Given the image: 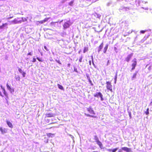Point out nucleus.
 Returning <instances> with one entry per match:
<instances>
[{
	"label": "nucleus",
	"mask_w": 152,
	"mask_h": 152,
	"mask_svg": "<svg viewBox=\"0 0 152 152\" xmlns=\"http://www.w3.org/2000/svg\"><path fill=\"white\" fill-rule=\"evenodd\" d=\"M11 22L13 24H16L21 23L22 22V20L21 19V18H17L12 21Z\"/></svg>",
	"instance_id": "obj_1"
},
{
	"label": "nucleus",
	"mask_w": 152,
	"mask_h": 152,
	"mask_svg": "<svg viewBox=\"0 0 152 152\" xmlns=\"http://www.w3.org/2000/svg\"><path fill=\"white\" fill-rule=\"evenodd\" d=\"M94 96L95 97L98 98L100 97L102 101L103 100V99L102 98V95L100 92H98L94 94Z\"/></svg>",
	"instance_id": "obj_2"
},
{
	"label": "nucleus",
	"mask_w": 152,
	"mask_h": 152,
	"mask_svg": "<svg viewBox=\"0 0 152 152\" xmlns=\"http://www.w3.org/2000/svg\"><path fill=\"white\" fill-rule=\"evenodd\" d=\"M50 19V18H45L43 20L38 21L37 22L39 23L37 24H42L44 23L45 22H47L48 21V19Z\"/></svg>",
	"instance_id": "obj_3"
},
{
	"label": "nucleus",
	"mask_w": 152,
	"mask_h": 152,
	"mask_svg": "<svg viewBox=\"0 0 152 152\" xmlns=\"http://www.w3.org/2000/svg\"><path fill=\"white\" fill-rule=\"evenodd\" d=\"M103 42H102L98 47V53H99L101 50L103 48Z\"/></svg>",
	"instance_id": "obj_4"
},
{
	"label": "nucleus",
	"mask_w": 152,
	"mask_h": 152,
	"mask_svg": "<svg viewBox=\"0 0 152 152\" xmlns=\"http://www.w3.org/2000/svg\"><path fill=\"white\" fill-rule=\"evenodd\" d=\"M69 24L67 22H65L63 25V27L65 29L69 28Z\"/></svg>",
	"instance_id": "obj_5"
},
{
	"label": "nucleus",
	"mask_w": 152,
	"mask_h": 152,
	"mask_svg": "<svg viewBox=\"0 0 152 152\" xmlns=\"http://www.w3.org/2000/svg\"><path fill=\"white\" fill-rule=\"evenodd\" d=\"M122 149L126 151V152H130L131 151V148H128L126 147L122 148Z\"/></svg>",
	"instance_id": "obj_6"
},
{
	"label": "nucleus",
	"mask_w": 152,
	"mask_h": 152,
	"mask_svg": "<svg viewBox=\"0 0 152 152\" xmlns=\"http://www.w3.org/2000/svg\"><path fill=\"white\" fill-rule=\"evenodd\" d=\"M0 130L1 131V133L3 134L6 133L7 131L6 129L5 128H2V127H0Z\"/></svg>",
	"instance_id": "obj_7"
},
{
	"label": "nucleus",
	"mask_w": 152,
	"mask_h": 152,
	"mask_svg": "<svg viewBox=\"0 0 152 152\" xmlns=\"http://www.w3.org/2000/svg\"><path fill=\"white\" fill-rule=\"evenodd\" d=\"M7 89L9 90L11 93H12L14 92V90L13 89H12L8 85V84H7L6 85Z\"/></svg>",
	"instance_id": "obj_8"
},
{
	"label": "nucleus",
	"mask_w": 152,
	"mask_h": 152,
	"mask_svg": "<svg viewBox=\"0 0 152 152\" xmlns=\"http://www.w3.org/2000/svg\"><path fill=\"white\" fill-rule=\"evenodd\" d=\"M55 115L54 114H53L52 113H50L48 114H46V115L47 117H53L55 116Z\"/></svg>",
	"instance_id": "obj_9"
},
{
	"label": "nucleus",
	"mask_w": 152,
	"mask_h": 152,
	"mask_svg": "<svg viewBox=\"0 0 152 152\" xmlns=\"http://www.w3.org/2000/svg\"><path fill=\"white\" fill-rule=\"evenodd\" d=\"M108 45H105L103 50V52L104 53H106V51L108 49Z\"/></svg>",
	"instance_id": "obj_10"
},
{
	"label": "nucleus",
	"mask_w": 152,
	"mask_h": 152,
	"mask_svg": "<svg viewBox=\"0 0 152 152\" xmlns=\"http://www.w3.org/2000/svg\"><path fill=\"white\" fill-rule=\"evenodd\" d=\"M87 110L91 114H94L93 110L91 108H87Z\"/></svg>",
	"instance_id": "obj_11"
},
{
	"label": "nucleus",
	"mask_w": 152,
	"mask_h": 152,
	"mask_svg": "<svg viewBox=\"0 0 152 152\" xmlns=\"http://www.w3.org/2000/svg\"><path fill=\"white\" fill-rule=\"evenodd\" d=\"M18 71L20 73L22 74L23 76H25L26 75V73L22 71L20 68L18 69Z\"/></svg>",
	"instance_id": "obj_12"
},
{
	"label": "nucleus",
	"mask_w": 152,
	"mask_h": 152,
	"mask_svg": "<svg viewBox=\"0 0 152 152\" xmlns=\"http://www.w3.org/2000/svg\"><path fill=\"white\" fill-rule=\"evenodd\" d=\"M7 124L9 127L11 128L12 127V124L10 121H7Z\"/></svg>",
	"instance_id": "obj_13"
},
{
	"label": "nucleus",
	"mask_w": 152,
	"mask_h": 152,
	"mask_svg": "<svg viewBox=\"0 0 152 152\" xmlns=\"http://www.w3.org/2000/svg\"><path fill=\"white\" fill-rule=\"evenodd\" d=\"M74 2V0L72 1L69 3V5L72 6L73 5Z\"/></svg>",
	"instance_id": "obj_14"
},
{
	"label": "nucleus",
	"mask_w": 152,
	"mask_h": 152,
	"mask_svg": "<svg viewBox=\"0 0 152 152\" xmlns=\"http://www.w3.org/2000/svg\"><path fill=\"white\" fill-rule=\"evenodd\" d=\"M88 50V48L85 47L83 50V53H85Z\"/></svg>",
	"instance_id": "obj_15"
},
{
	"label": "nucleus",
	"mask_w": 152,
	"mask_h": 152,
	"mask_svg": "<svg viewBox=\"0 0 152 152\" xmlns=\"http://www.w3.org/2000/svg\"><path fill=\"white\" fill-rule=\"evenodd\" d=\"M58 88L59 89H61V90H63V86H61V85H59V84H58Z\"/></svg>",
	"instance_id": "obj_16"
},
{
	"label": "nucleus",
	"mask_w": 152,
	"mask_h": 152,
	"mask_svg": "<svg viewBox=\"0 0 152 152\" xmlns=\"http://www.w3.org/2000/svg\"><path fill=\"white\" fill-rule=\"evenodd\" d=\"M96 142H97V144L100 147H101V146L102 145L101 142L99 140H98Z\"/></svg>",
	"instance_id": "obj_17"
},
{
	"label": "nucleus",
	"mask_w": 152,
	"mask_h": 152,
	"mask_svg": "<svg viewBox=\"0 0 152 152\" xmlns=\"http://www.w3.org/2000/svg\"><path fill=\"white\" fill-rule=\"evenodd\" d=\"M21 20H22V22H25L27 21V19L25 18H21Z\"/></svg>",
	"instance_id": "obj_18"
},
{
	"label": "nucleus",
	"mask_w": 152,
	"mask_h": 152,
	"mask_svg": "<svg viewBox=\"0 0 152 152\" xmlns=\"http://www.w3.org/2000/svg\"><path fill=\"white\" fill-rule=\"evenodd\" d=\"M149 108H148L147 109L146 111L145 112V113L146 114V115H148V114H149Z\"/></svg>",
	"instance_id": "obj_19"
},
{
	"label": "nucleus",
	"mask_w": 152,
	"mask_h": 152,
	"mask_svg": "<svg viewBox=\"0 0 152 152\" xmlns=\"http://www.w3.org/2000/svg\"><path fill=\"white\" fill-rule=\"evenodd\" d=\"M37 58L39 61L42 62L43 61V60L42 58H41L39 57H37Z\"/></svg>",
	"instance_id": "obj_20"
},
{
	"label": "nucleus",
	"mask_w": 152,
	"mask_h": 152,
	"mask_svg": "<svg viewBox=\"0 0 152 152\" xmlns=\"http://www.w3.org/2000/svg\"><path fill=\"white\" fill-rule=\"evenodd\" d=\"M48 135L49 137H52L54 135V134L51 133H49L48 134Z\"/></svg>",
	"instance_id": "obj_21"
},
{
	"label": "nucleus",
	"mask_w": 152,
	"mask_h": 152,
	"mask_svg": "<svg viewBox=\"0 0 152 152\" xmlns=\"http://www.w3.org/2000/svg\"><path fill=\"white\" fill-rule=\"evenodd\" d=\"M3 91L5 95L6 96V93L4 88H2Z\"/></svg>",
	"instance_id": "obj_22"
},
{
	"label": "nucleus",
	"mask_w": 152,
	"mask_h": 152,
	"mask_svg": "<svg viewBox=\"0 0 152 152\" xmlns=\"http://www.w3.org/2000/svg\"><path fill=\"white\" fill-rule=\"evenodd\" d=\"M82 58H83V57L82 56H81L80 57V58L79 59V61L80 62H82Z\"/></svg>",
	"instance_id": "obj_23"
},
{
	"label": "nucleus",
	"mask_w": 152,
	"mask_h": 152,
	"mask_svg": "<svg viewBox=\"0 0 152 152\" xmlns=\"http://www.w3.org/2000/svg\"><path fill=\"white\" fill-rule=\"evenodd\" d=\"M91 59H92V64H93V65L94 66L95 65L94 64V61H93V60H94V59H93V56H91Z\"/></svg>",
	"instance_id": "obj_24"
},
{
	"label": "nucleus",
	"mask_w": 152,
	"mask_h": 152,
	"mask_svg": "<svg viewBox=\"0 0 152 152\" xmlns=\"http://www.w3.org/2000/svg\"><path fill=\"white\" fill-rule=\"evenodd\" d=\"M95 139L96 140V142L98 140H99L98 137L96 136H95Z\"/></svg>",
	"instance_id": "obj_25"
},
{
	"label": "nucleus",
	"mask_w": 152,
	"mask_h": 152,
	"mask_svg": "<svg viewBox=\"0 0 152 152\" xmlns=\"http://www.w3.org/2000/svg\"><path fill=\"white\" fill-rule=\"evenodd\" d=\"M56 61L59 64H61V62L59 60H56Z\"/></svg>",
	"instance_id": "obj_26"
},
{
	"label": "nucleus",
	"mask_w": 152,
	"mask_h": 152,
	"mask_svg": "<svg viewBox=\"0 0 152 152\" xmlns=\"http://www.w3.org/2000/svg\"><path fill=\"white\" fill-rule=\"evenodd\" d=\"M36 59L35 58H33V60L32 61V62H36Z\"/></svg>",
	"instance_id": "obj_27"
},
{
	"label": "nucleus",
	"mask_w": 152,
	"mask_h": 152,
	"mask_svg": "<svg viewBox=\"0 0 152 152\" xmlns=\"http://www.w3.org/2000/svg\"><path fill=\"white\" fill-rule=\"evenodd\" d=\"M107 88L108 89L110 90V91H112V90L110 88V86H107Z\"/></svg>",
	"instance_id": "obj_28"
},
{
	"label": "nucleus",
	"mask_w": 152,
	"mask_h": 152,
	"mask_svg": "<svg viewBox=\"0 0 152 152\" xmlns=\"http://www.w3.org/2000/svg\"><path fill=\"white\" fill-rule=\"evenodd\" d=\"M27 55L31 56L32 55V53H31V52H29L27 54Z\"/></svg>",
	"instance_id": "obj_29"
},
{
	"label": "nucleus",
	"mask_w": 152,
	"mask_h": 152,
	"mask_svg": "<svg viewBox=\"0 0 152 152\" xmlns=\"http://www.w3.org/2000/svg\"><path fill=\"white\" fill-rule=\"evenodd\" d=\"M44 48L47 51H48V50L47 47L46 46H44Z\"/></svg>",
	"instance_id": "obj_30"
},
{
	"label": "nucleus",
	"mask_w": 152,
	"mask_h": 152,
	"mask_svg": "<svg viewBox=\"0 0 152 152\" xmlns=\"http://www.w3.org/2000/svg\"><path fill=\"white\" fill-rule=\"evenodd\" d=\"M16 79L17 80H19L20 79L19 77H17L16 78Z\"/></svg>",
	"instance_id": "obj_31"
},
{
	"label": "nucleus",
	"mask_w": 152,
	"mask_h": 152,
	"mask_svg": "<svg viewBox=\"0 0 152 152\" xmlns=\"http://www.w3.org/2000/svg\"><path fill=\"white\" fill-rule=\"evenodd\" d=\"M89 63L90 65H91V60H90L89 61Z\"/></svg>",
	"instance_id": "obj_32"
},
{
	"label": "nucleus",
	"mask_w": 152,
	"mask_h": 152,
	"mask_svg": "<svg viewBox=\"0 0 152 152\" xmlns=\"http://www.w3.org/2000/svg\"><path fill=\"white\" fill-rule=\"evenodd\" d=\"M74 70L76 72H77V69H75V68L74 69Z\"/></svg>",
	"instance_id": "obj_33"
},
{
	"label": "nucleus",
	"mask_w": 152,
	"mask_h": 152,
	"mask_svg": "<svg viewBox=\"0 0 152 152\" xmlns=\"http://www.w3.org/2000/svg\"><path fill=\"white\" fill-rule=\"evenodd\" d=\"M87 115V116H90V117H92V116L91 115H90L89 114H87V115Z\"/></svg>",
	"instance_id": "obj_34"
},
{
	"label": "nucleus",
	"mask_w": 152,
	"mask_h": 152,
	"mask_svg": "<svg viewBox=\"0 0 152 152\" xmlns=\"http://www.w3.org/2000/svg\"><path fill=\"white\" fill-rule=\"evenodd\" d=\"M115 77V82H114V83H115V80H116V77Z\"/></svg>",
	"instance_id": "obj_35"
},
{
	"label": "nucleus",
	"mask_w": 152,
	"mask_h": 152,
	"mask_svg": "<svg viewBox=\"0 0 152 152\" xmlns=\"http://www.w3.org/2000/svg\"><path fill=\"white\" fill-rule=\"evenodd\" d=\"M70 64H67V66H68V67H69L70 66Z\"/></svg>",
	"instance_id": "obj_36"
},
{
	"label": "nucleus",
	"mask_w": 152,
	"mask_h": 152,
	"mask_svg": "<svg viewBox=\"0 0 152 152\" xmlns=\"http://www.w3.org/2000/svg\"><path fill=\"white\" fill-rule=\"evenodd\" d=\"M0 95L1 96H2V93H1V92L0 91Z\"/></svg>",
	"instance_id": "obj_37"
},
{
	"label": "nucleus",
	"mask_w": 152,
	"mask_h": 152,
	"mask_svg": "<svg viewBox=\"0 0 152 152\" xmlns=\"http://www.w3.org/2000/svg\"><path fill=\"white\" fill-rule=\"evenodd\" d=\"M55 23V22H52L51 23V24H54Z\"/></svg>",
	"instance_id": "obj_38"
},
{
	"label": "nucleus",
	"mask_w": 152,
	"mask_h": 152,
	"mask_svg": "<svg viewBox=\"0 0 152 152\" xmlns=\"http://www.w3.org/2000/svg\"><path fill=\"white\" fill-rule=\"evenodd\" d=\"M150 105H152V101H151L150 103Z\"/></svg>",
	"instance_id": "obj_39"
},
{
	"label": "nucleus",
	"mask_w": 152,
	"mask_h": 152,
	"mask_svg": "<svg viewBox=\"0 0 152 152\" xmlns=\"http://www.w3.org/2000/svg\"><path fill=\"white\" fill-rule=\"evenodd\" d=\"M3 27L2 26H0V28H3Z\"/></svg>",
	"instance_id": "obj_40"
},
{
	"label": "nucleus",
	"mask_w": 152,
	"mask_h": 152,
	"mask_svg": "<svg viewBox=\"0 0 152 152\" xmlns=\"http://www.w3.org/2000/svg\"><path fill=\"white\" fill-rule=\"evenodd\" d=\"M129 115L130 117L131 118V113H129Z\"/></svg>",
	"instance_id": "obj_41"
},
{
	"label": "nucleus",
	"mask_w": 152,
	"mask_h": 152,
	"mask_svg": "<svg viewBox=\"0 0 152 152\" xmlns=\"http://www.w3.org/2000/svg\"><path fill=\"white\" fill-rule=\"evenodd\" d=\"M12 17H10V18H7V19H10V18H12Z\"/></svg>",
	"instance_id": "obj_42"
},
{
	"label": "nucleus",
	"mask_w": 152,
	"mask_h": 152,
	"mask_svg": "<svg viewBox=\"0 0 152 152\" xmlns=\"http://www.w3.org/2000/svg\"><path fill=\"white\" fill-rule=\"evenodd\" d=\"M2 26L3 27L5 26V25H4V23L2 25Z\"/></svg>",
	"instance_id": "obj_43"
},
{
	"label": "nucleus",
	"mask_w": 152,
	"mask_h": 152,
	"mask_svg": "<svg viewBox=\"0 0 152 152\" xmlns=\"http://www.w3.org/2000/svg\"><path fill=\"white\" fill-rule=\"evenodd\" d=\"M4 25L5 26V25H7V23H4Z\"/></svg>",
	"instance_id": "obj_44"
},
{
	"label": "nucleus",
	"mask_w": 152,
	"mask_h": 152,
	"mask_svg": "<svg viewBox=\"0 0 152 152\" xmlns=\"http://www.w3.org/2000/svg\"><path fill=\"white\" fill-rule=\"evenodd\" d=\"M1 88L2 89V88H4L3 87H2V86H1Z\"/></svg>",
	"instance_id": "obj_45"
},
{
	"label": "nucleus",
	"mask_w": 152,
	"mask_h": 152,
	"mask_svg": "<svg viewBox=\"0 0 152 152\" xmlns=\"http://www.w3.org/2000/svg\"><path fill=\"white\" fill-rule=\"evenodd\" d=\"M116 150H117L116 149H115V150H114L115 152Z\"/></svg>",
	"instance_id": "obj_46"
},
{
	"label": "nucleus",
	"mask_w": 152,
	"mask_h": 152,
	"mask_svg": "<svg viewBox=\"0 0 152 152\" xmlns=\"http://www.w3.org/2000/svg\"><path fill=\"white\" fill-rule=\"evenodd\" d=\"M70 136H71L72 138V137H73L72 135H70Z\"/></svg>",
	"instance_id": "obj_47"
},
{
	"label": "nucleus",
	"mask_w": 152,
	"mask_h": 152,
	"mask_svg": "<svg viewBox=\"0 0 152 152\" xmlns=\"http://www.w3.org/2000/svg\"><path fill=\"white\" fill-rule=\"evenodd\" d=\"M112 151H113V152H114V149H113L112 150Z\"/></svg>",
	"instance_id": "obj_48"
},
{
	"label": "nucleus",
	"mask_w": 152,
	"mask_h": 152,
	"mask_svg": "<svg viewBox=\"0 0 152 152\" xmlns=\"http://www.w3.org/2000/svg\"><path fill=\"white\" fill-rule=\"evenodd\" d=\"M90 83H91V81H90Z\"/></svg>",
	"instance_id": "obj_49"
},
{
	"label": "nucleus",
	"mask_w": 152,
	"mask_h": 152,
	"mask_svg": "<svg viewBox=\"0 0 152 152\" xmlns=\"http://www.w3.org/2000/svg\"><path fill=\"white\" fill-rule=\"evenodd\" d=\"M93 152H98L97 151H94Z\"/></svg>",
	"instance_id": "obj_50"
},
{
	"label": "nucleus",
	"mask_w": 152,
	"mask_h": 152,
	"mask_svg": "<svg viewBox=\"0 0 152 152\" xmlns=\"http://www.w3.org/2000/svg\"><path fill=\"white\" fill-rule=\"evenodd\" d=\"M111 99H110V102L111 101Z\"/></svg>",
	"instance_id": "obj_51"
},
{
	"label": "nucleus",
	"mask_w": 152,
	"mask_h": 152,
	"mask_svg": "<svg viewBox=\"0 0 152 152\" xmlns=\"http://www.w3.org/2000/svg\"><path fill=\"white\" fill-rule=\"evenodd\" d=\"M135 77V76L133 77V78L134 77Z\"/></svg>",
	"instance_id": "obj_52"
}]
</instances>
